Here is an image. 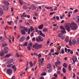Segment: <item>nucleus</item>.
<instances>
[{
    "label": "nucleus",
    "instance_id": "1",
    "mask_svg": "<svg viewBox=\"0 0 79 79\" xmlns=\"http://www.w3.org/2000/svg\"><path fill=\"white\" fill-rule=\"evenodd\" d=\"M70 26L72 30H76L77 27V25L74 22L71 23L70 24Z\"/></svg>",
    "mask_w": 79,
    "mask_h": 79
},
{
    "label": "nucleus",
    "instance_id": "2",
    "mask_svg": "<svg viewBox=\"0 0 79 79\" xmlns=\"http://www.w3.org/2000/svg\"><path fill=\"white\" fill-rule=\"evenodd\" d=\"M43 47V46L42 45V44H39L37 43H36L35 45H34L33 46V48H35L36 50H39V48H41Z\"/></svg>",
    "mask_w": 79,
    "mask_h": 79
},
{
    "label": "nucleus",
    "instance_id": "3",
    "mask_svg": "<svg viewBox=\"0 0 79 79\" xmlns=\"http://www.w3.org/2000/svg\"><path fill=\"white\" fill-rule=\"evenodd\" d=\"M76 40H70L69 41V45H72V44L73 45H76Z\"/></svg>",
    "mask_w": 79,
    "mask_h": 79
},
{
    "label": "nucleus",
    "instance_id": "4",
    "mask_svg": "<svg viewBox=\"0 0 79 79\" xmlns=\"http://www.w3.org/2000/svg\"><path fill=\"white\" fill-rule=\"evenodd\" d=\"M44 40V39L42 37L39 36H38V38H36V41L38 42H42Z\"/></svg>",
    "mask_w": 79,
    "mask_h": 79
},
{
    "label": "nucleus",
    "instance_id": "5",
    "mask_svg": "<svg viewBox=\"0 0 79 79\" xmlns=\"http://www.w3.org/2000/svg\"><path fill=\"white\" fill-rule=\"evenodd\" d=\"M7 73L9 75H11L13 73V70L11 69H9L7 70Z\"/></svg>",
    "mask_w": 79,
    "mask_h": 79
},
{
    "label": "nucleus",
    "instance_id": "6",
    "mask_svg": "<svg viewBox=\"0 0 79 79\" xmlns=\"http://www.w3.org/2000/svg\"><path fill=\"white\" fill-rule=\"evenodd\" d=\"M27 8L29 9V10H35L37 9V7L35 6H33L28 7Z\"/></svg>",
    "mask_w": 79,
    "mask_h": 79
},
{
    "label": "nucleus",
    "instance_id": "7",
    "mask_svg": "<svg viewBox=\"0 0 79 79\" xmlns=\"http://www.w3.org/2000/svg\"><path fill=\"white\" fill-rule=\"evenodd\" d=\"M65 27L66 29V30L68 32H69L70 31H71V29L70 28V27H69V25L67 24L65 25Z\"/></svg>",
    "mask_w": 79,
    "mask_h": 79
},
{
    "label": "nucleus",
    "instance_id": "8",
    "mask_svg": "<svg viewBox=\"0 0 79 79\" xmlns=\"http://www.w3.org/2000/svg\"><path fill=\"white\" fill-rule=\"evenodd\" d=\"M8 50H9V48L8 47H5L4 48V50H3V52L5 53H7L8 52Z\"/></svg>",
    "mask_w": 79,
    "mask_h": 79
},
{
    "label": "nucleus",
    "instance_id": "9",
    "mask_svg": "<svg viewBox=\"0 0 79 79\" xmlns=\"http://www.w3.org/2000/svg\"><path fill=\"white\" fill-rule=\"evenodd\" d=\"M74 20L77 23H78L79 25V16H77L75 17L74 18Z\"/></svg>",
    "mask_w": 79,
    "mask_h": 79
},
{
    "label": "nucleus",
    "instance_id": "10",
    "mask_svg": "<svg viewBox=\"0 0 79 79\" xmlns=\"http://www.w3.org/2000/svg\"><path fill=\"white\" fill-rule=\"evenodd\" d=\"M61 64V62L59 60H57V61L55 62V65L56 66H58V65Z\"/></svg>",
    "mask_w": 79,
    "mask_h": 79
},
{
    "label": "nucleus",
    "instance_id": "11",
    "mask_svg": "<svg viewBox=\"0 0 79 79\" xmlns=\"http://www.w3.org/2000/svg\"><path fill=\"white\" fill-rule=\"evenodd\" d=\"M39 32L40 33V35H41V36L43 37H45V35L44 34L42 33V31L40 30Z\"/></svg>",
    "mask_w": 79,
    "mask_h": 79
},
{
    "label": "nucleus",
    "instance_id": "12",
    "mask_svg": "<svg viewBox=\"0 0 79 79\" xmlns=\"http://www.w3.org/2000/svg\"><path fill=\"white\" fill-rule=\"evenodd\" d=\"M3 8L4 10H8V6H3Z\"/></svg>",
    "mask_w": 79,
    "mask_h": 79
},
{
    "label": "nucleus",
    "instance_id": "13",
    "mask_svg": "<svg viewBox=\"0 0 79 79\" xmlns=\"http://www.w3.org/2000/svg\"><path fill=\"white\" fill-rule=\"evenodd\" d=\"M4 53L3 50H2V52H0V56H3L5 55Z\"/></svg>",
    "mask_w": 79,
    "mask_h": 79
},
{
    "label": "nucleus",
    "instance_id": "14",
    "mask_svg": "<svg viewBox=\"0 0 79 79\" xmlns=\"http://www.w3.org/2000/svg\"><path fill=\"white\" fill-rule=\"evenodd\" d=\"M19 40L20 42H23L25 40V38L24 37L22 36L20 38Z\"/></svg>",
    "mask_w": 79,
    "mask_h": 79
},
{
    "label": "nucleus",
    "instance_id": "15",
    "mask_svg": "<svg viewBox=\"0 0 79 79\" xmlns=\"http://www.w3.org/2000/svg\"><path fill=\"white\" fill-rule=\"evenodd\" d=\"M2 10V9L0 8V16H2L3 15V12Z\"/></svg>",
    "mask_w": 79,
    "mask_h": 79
},
{
    "label": "nucleus",
    "instance_id": "16",
    "mask_svg": "<svg viewBox=\"0 0 79 79\" xmlns=\"http://www.w3.org/2000/svg\"><path fill=\"white\" fill-rule=\"evenodd\" d=\"M44 27V24H42L38 26V28L40 29H42Z\"/></svg>",
    "mask_w": 79,
    "mask_h": 79
},
{
    "label": "nucleus",
    "instance_id": "17",
    "mask_svg": "<svg viewBox=\"0 0 79 79\" xmlns=\"http://www.w3.org/2000/svg\"><path fill=\"white\" fill-rule=\"evenodd\" d=\"M21 32L22 35H25L26 34V32L24 30L22 29L21 30Z\"/></svg>",
    "mask_w": 79,
    "mask_h": 79
},
{
    "label": "nucleus",
    "instance_id": "18",
    "mask_svg": "<svg viewBox=\"0 0 79 79\" xmlns=\"http://www.w3.org/2000/svg\"><path fill=\"white\" fill-rule=\"evenodd\" d=\"M3 3L5 5H10V3L9 2H8L6 1H4Z\"/></svg>",
    "mask_w": 79,
    "mask_h": 79
},
{
    "label": "nucleus",
    "instance_id": "19",
    "mask_svg": "<svg viewBox=\"0 0 79 79\" xmlns=\"http://www.w3.org/2000/svg\"><path fill=\"white\" fill-rule=\"evenodd\" d=\"M40 63L39 64V68H40V67H41V65H40V64H41L42 65H43V64H44V62L42 61H41L40 62Z\"/></svg>",
    "mask_w": 79,
    "mask_h": 79
},
{
    "label": "nucleus",
    "instance_id": "20",
    "mask_svg": "<svg viewBox=\"0 0 79 79\" xmlns=\"http://www.w3.org/2000/svg\"><path fill=\"white\" fill-rule=\"evenodd\" d=\"M12 62H13V59H11L7 61V63L9 64H10V63H11Z\"/></svg>",
    "mask_w": 79,
    "mask_h": 79
},
{
    "label": "nucleus",
    "instance_id": "21",
    "mask_svg": "<svg viewBox=\"0 0 79 79\" xmlns=\"http://www.w3.org/2000/svg\"><path fill=\"white\" fill-rule=\"evenodd\" d=\"M62 36H63V34L62 33H61L59 34L58 35V37H59V38H60V37H61Z\"/></svg>",
    "mask_w": 79,
    "mask_h": 79
},
{
    "label": "nucleus",
    "instance_id": "22",
    "mask_svg": "<svg viewBox=\"0 0 79 79\" xmlns=\"http://www.w3.org/2000/svg\"><path fill=\"white\" fill-rule=\"evenodd\" d=\"M11 54H7L5 56V58H9V57H10V56H11Z\"/></svg>",
    "mask_w": 79,
    "mask_h": 79
},
{
    "label": "nucleus",
    "instance_id": "23",
    "mask_svg": "<svg viewBox=\"0 0 79 79\" xmlns=\"http://www.w3.org/2000/svg\"><path fill=\"white\" fill-rule=\"evenodd\" d=\"M69 71H71L72 70L71 69V65L70 64H69Z\"/></svg>",
    "mask_w": 79,
    "mask_h": 79
},
{
    "label": "nucleus",
    "instance_id": "24",
    "mask_svg": "<svg viewBox=\"0 0 79 79\" xmlns=\"http://www.w3.org/2000/svg\"><path fill=\"white\" fill-rule=\"evenodd\" d=\"M13 64H8L7 66L8 68H11V67H13Z\"/></svg>",
    "mask_w": 79,
    "mask_h": 79
},
{
    "label": "nucleus",
    "instance_id": "25",
    "mask_svg": "<svg viewBox=\"0 0 79 79\" xmlns=\"http://www.w3.org/2000/svg\"><path fill=\"white\" fill-rule=\"evenodd\" d=\"M60 53L61 54H62V55H63V54L64 53V49H63L61 50V51H60Z\"/></svg>",
    "mask_w": 79,
    "mask_h": 79
},
{
    "label": "nucleus",
    "instance_id": "26",
    "mask_svg": "<svg viewBox=\"0 0 79 79\" xmlns=\"http://www.w3.org/2000/svg\"><path fill=\"white\" fill-rule=\"evenodd\" d=\"M63 66L64 68H66L67 67H68V64H67L66 63H64L63 64Z\"/></svg>",
    "mask_w": 79,
    "mask_h": 79
},
{
    "label": "nucleus",
    "instance_id": "27",
    "mask_svg": "<svg viewBox=\"0 0 79 79\" xmlns=\"http://www.w3.org/2000/svg\"><path fill=\"white\" fill-rule=\"evenodd\" d=\"M23 29L24 31H26V32H28V28H27V27H23Z\"/></svg>",
    "mask_w": 79,
    "mask_h": 79
},
{
    "label": "nucleus",
    "instance_id": "28",
    "mask_svg": "<svg viewBox=\"0 0 79 79\" xmlns=\"http://www.w3.org/2000/svg\"><path fill=\"white\" fill-rule=\"evenodd\" d=\"M43 31L44 32H47L48 31V29L47 28H43Z\"/></svg>",
    "mask_w": 79,
    "mask_h": 79
},
{
    "label": "nucleus",
    "instance_id": "29",
    "mask_svg": "<svg viewBox=\"0 0 79 79\" xmlns=\"http://www.w3.org/2000/svg\"><path fill=\"white\" fill-rule=\"evenodd\" d=\"M60 29H63V30H66V29H65V28H64V27L63 26H60Z\"/></svg>",
    "mask_w": 79,
    "mask_h": 79
},
{
    "label": "nucleus",
    "instance_id": "30",
    "mask_svg": "<svg viewBox=\"0 0 79 79\" xmlns=\"http://www.w3.org/2000/svg\"><path fill=\"white\" fill-rule=\"evenodd\" d=\"M47 68L48 69V68H51V64H48L47 65Z\"/></svg>",
    "mask_w": 79,
    "mask_h": 79
},
{
    "label": "nucleus",
    "instance_id": "31",
    "mask_svg": "<svg viewBox=\"0 0 79 79\" xmlns=\"http://www.w3.org/2000/svg\"><path fill=\"white\" fill-rule=\"evenodd\" d=\"M69 40L68 37H66L65 39V42H69Z\"/></svg>",
    "mask_w": 79,
    "mask_h": 79
},
{
    "label": "nucleus",
    "instance_id": "32",
    "mask_svg": "<svg viewBox=\"0 0 79 79\" xmlns=\"http://www.w3.org/2000/svg\"><path fill=\"white\" fill-rule=\"evenodd\" d=\"M53 71V69L51 68L49 69L48 71V73H52Z\"/></svg>",
    "mask_w": 79,
    "mask_h": 79
},
{
    "label": "nucleus",
    "instance_id": "33",
    "mask_svg": "<svg viewBox=\"0 0 79 79\" xmlns=\"http://www.w3.org/2000/svg\"><path fill=\"white\" fill-rule=\"evenodd\" d=\"M23 8L24 10H27V6L25 5L23 6Z\"/></svg>",
    "mask_w": 79,
    "mask_h": 79
},
{
    "label": "nucleus",
    "instance_id": "34",
    "mask_svg": "<svg viewBox=\"0 0 79 79\" xmlns=\"http://www.w3.org/2000/svg\"><path fill=\"white\" fill-rule=\"evenodd\" d=\"M54 76L56 78H57V77H58V74H57V73H54Z\"/></svg>",
    "mask_w": 79,
    "mask_h": 79
},
{
    "label": "nucleus",
    "instance_id": "35",
    "mask_svg": "<svg viewBox=\"0 0 79 79\" xmlns=\"http://www.w3.org/2000/svg\"><path fill=\"white\" fill-rule=\"evenodd\" d=\"M63 71L64 73H66V69H65V68H63Z\"/></svg>",
    "mask_w": 79,
    "mask_h": 79
},
{
    "label": "nucleus",
    "instance_id": "36",
    "mask_svg": "<svg viewBox=\"0 0 79 79\" xmlns=\"http://www.w3.org/2000/svg\"><path fill=\"white\" fill-rule=\"evenodd\" d=\"M27 42H26L23 45V47H27Z\"/></svg>",
    "mask_w": 79,
    "mask_h": 79
},
{
    "label": "nucleus",
    "instance_id": "37",
    "mask_svg": "<svg viewBox=\"0 0 79 79\" xmlns=\"http://www.w3.org/2000/svg\"><path fill=\"white\" fill-rule=\"evenodd\" d=\"M56 67H57V69L58 70H61V67L59 66H57Z\"/></svg>",
    "mask_w": 79,
    "mask_h": 79
},
{
    "label": "nucleus",
    "instance_id": "38",
    "mask_svg": "<svg viewBox=\"0 0 79 79\" xmlns=\"http://www.w3.org/2000/svg\"><path fill=\"white\" fill-rule=\"evenodd\" d=\"M53 7H47V10H50V9H53Z\"/></svg>",
    "mask_w": 79,
    "mask_h": 79
},
{
    "label": "nucleus",
    "instance_id": "39",
    "mask_svg": "<svg viewBox=\"0 0 79 79\" xmlns=\"http://www.w3.org/2000/svg\"><path fill=\"white\" fill-rule=\"evenodd\" d=\"M73 59H74L75 61H76V62H77L78 61L77 59V57H74Z\"/></svg>",
    "mask_w": 79,
    "mask_h": 79
},
{
    "label": "nucleus",
    "instance_id": "40",
    "mask_svg": "<svg viewBox=\"0 0 79 79\" xmlns=\"http://www.w3.org/2000/svg\"><path fill=\"white\" fill-rule=\"evenodd\" d=\"M29 22L30 23H31V24H33L34 23L33 21L31 20H29Z\"/></svg>",
    "mask_w": 79,
    "mask_h": 79
},
{
    "label": "nucleus",
    "instance_id": "41",
    "mask_svg": "<svg viewBox=\"0 0 79 79\" xmlns=\"http://www.w3.org/2000/svg\"><path fill=\"white\" fill-rule=\"evenodd\" d=\"M7 45H8V44H5L2 45V47H5L6 46H7Z\"/></svg>",
    "mask_w": 79,
    "mask_h": 79
},
{
    "label": "nucleus",
    "instance_id": "42",
    "mask_svg": "<svg viewBox=\"0 0 79 79\" xmlns=\"http://www.w3.org/2000/svg\"><path fill=\"white\" fill-rule=\"evenodd\" d=\"M23 2L22 0H19V2L21 5H23V3L22 2Z\"/></svg>",
    "mask_w": 79,
    "mask_h": 79
},
{
    "label": "nucleus",
    "instance_id": "43",
    "mask_svg": "<svg viewBox=\"0 0 79 79\" xmlns=\"http://www.w3.org/2000/svg\"><path fill=\"white\" fill-rule=\"evenodd\" d=\"M30 28L31 32H32L33 31H34V29L33 28V27L32 26Z\"/></svg>",
    "mask_w": 79,
    "mask_h": 79
},
{
    "label": "nucleus",
    "instance_id": "44",
    "mask_svg": "<svg viewBox=\"0 0 79 79\" xmlns=\"http://www.w3.org/2000/svg\"><path fill=\"white\" fill-rule=\"evenodd\" d=\"M60 50H59V49H58V51L57 52H55V54H56V55H59V51H60Z\"/></svg>",
    "mask_w": 79,
    "mask_h": 79
},
{
    "label": "nucleus",
    "instance_id": "45",
    "mask_svg": "<svg viewBox=\"0 0 79 79\" xmlns=\"http://www.w3.org/2000/svg\"><path fill=\"white\" fill-rule=\"evenodd\" d=\"M27 48L28 49V50H31V46H29L27 47Z\"/></svg>",
    "mask_w": 79,
    "mask_h": 79
},
{
    "label": "nucleus",
    "instance_id": "46",
    "mask_svg": "<svg viewBox=\"0 0 79 79\" xmlns=\"http://www.w3.org/2000/svg\"><path fill=\"white\" fill-rule=\"evenodd\" d=\"M58 74H61V72L60 71L58 70V71L56 72Z\"/></svg>",
    "mask_w": 79,
    "mask_h": 79
},
{
    "label": "nucleus",
    "instance_id": "47",
    "mask_svg": "<svg viewBox=\"0 0 79 79\" xmlns=\"http://www.w3.org/2000/svg\"><path fill=\"white\" fill-rule=\"evenodd\" d=\"M33 45V44L32 43H30L29 44V46L30 47H32V45Z\"/></svg>",
    "mask_w": 79,
    "mask_h": 79
},
{
    "label": "nucleus",
    "instance_id": "48",
    "mask_svg": "<svg viewBox=\"0 0 79 79\" xmlns=\"http://www.w3.org/2000/svg\"><path fill=\"white\" fill-rule=\"evenodd\" d=\"M31 32V28H28V34H29Z\"/></svg>",
    "mask_w": 79,
    "mask_h": 79
},
{
    "label": "nucleus",
    "instance_id": "49",
    "mask_svg": "<svg viewBox=\"0 0 79 79\" xmlns=\"http://www.w3.org/2000/svg\"><path fill=\"white\" fill-rule=\"evenodd\" d=\"M72 60L73 61V63H75V60H74V57H73L71 58Z\"/></svg>",
    "mask_w": 79,
    "mask_h": 79
},
{
    "label": "nucleus",
    "instance_id": "50",
    "mask_svg": "<svg viewBox=\"0 0 79 79\" xmlns=\"http://www.w3.org/2000/svg\"><path fill=\"white\" fill-rule=\"evenodd\" d=\"M34 15H35L36 16H38L39 15H38V13L36 12H35L34 14Z\"/></svg>",
    "mask_w": 79,
    "mask_h": 79
},
{
    "label": "nucleus",
    "instance_id": "51",
    "mask_svg": "<svg viewBox=\"0 0 79 79\" xmlns=\"http://www.w3.org/2000/svg\"><path fill=\"white\" fill-rule=\"evenodd\" d=\"M55 12H51L50 13V15H52L53 14H55Z\"/></svg>",
    "mask_w": 79,
    "mask_h": 79
},
{
    "label": "nucleus",
    "instance_id": "52",
    "mask_svg": "<svg viewBox=\"0 0 79 79\" xmlns=\"http://www.w3.org/2000/svg\"><path fill=\"white\" fill-rule=\"evenodd\" d=\"M46 74L45 73H42L41 75L42 76H45L46 75Z\"/></svg>",
    "mask_w": 79,
    "mask_h": 79
},
{
    "label": "nucleus",
    "instance_id": "53",
    "mask_svg": "<svg viewBox=\"0 0 79 79\" xmlns=\"http://www.w3.org/2000/svg\"><path fill=\"white\" fill-rule=\"evenodd\" d=\"M38 56L39 58H41L42 57V55H41V54H40L38 55Z\"/></svg>",
    "mask_w": 79,
    "mask_h": 79
},
{
    "label": "nucleus",
    "instance_id": "54",
    "mask_svg": "<svg viewBox=\"0 0 79 79\" xmlns=\"http://www.w3.org/2000/svg\"><path fill=\"white\" fill-rule=\"evenodd\" d=\"M32 41H33V42H35V37L33 38L32 39Z\"/></svg>",
    "mask_w": 79,
    "mask_h": 79
},
{
    "label": "nucleus",
    "instance_id": "55",
    "mask_svg": "<svg viewBox=\"0 0 79 79\" xmlns=\"http://www.w3.org/2000/svg\"><path fill=\"white\" fill-rule=\"evenodd\" d=\"M73 11H74L73 13H76V12H77V11H78V10H77V9H76Z\"/></svg>",
    "mask_w": 79,
    "mask_h": 79
},
{
    "label": "nucleus",
    "instance_id": "56",
    "mask_svg": "<svg viewBox=\"0 0 79 79\" xmlns=\"http://www.w3.org/2000/svg\"><path fill=\"white\" fill-rule=\"evenodd\" d=\"M16 55H17V57H18V58L19 57V54L16 53Z\"/></svg>",
    "mask_w": 79,
    "mask_h": 79
},
{
    "label": "nucleus",
    "instance_id": "57",
    "mask_svg": "<svg viewBox=\"0 0 79 79\" xmlns=\"http://www.w3.org/2000/svg\"><path fill=\"white\" fill-rule=\"evenodd\" d=\"M31 37H32L34 36V33L33 32H32L31 34Z\"/></svg>",
    "mask_w": 79,
    "mask_h": 79
},
{
    "label": "nucleus",
    "instance_id": "58",
    "mask_svg": "<svg viewBox=\"0 0 79 79\" xmlns=\"http://www.w3.org/2000/svg\"><path fill=\"white\" fill-rule=\"evenodd\" d=\"M35 66V64L34 65L33 64H32L31 65H30V67H32V66Z\"/></svg>",
    "mask_w": 79,
    "mask_h": 79
},
{
    "label": "nucleus",
    "instance_id": "59",
    "mask_svg": "<svg viewBox=\"0 0 79 79\" xmlns=\"http://www.w3.org/2000/svg\"><path fill=\"white\" fill-rule=\"evenodd\" d=\"M30 39V37L29 36H27V40H29V39Z\"/></svg>",
    "mask_w": 79,
    "mask_h": 79
},
{
    "label": "nucleus",
    "instance_id": "60",
    "mask_svg": "<svg viewBox=\"0 0 79 79\" xmlns=\"http://www.w3.org/2000/svg\"><path fill=\"white\" fill-rule=\"evenodd\" d=\"M61 31L62 32H63L65 34H66V32L64 30H62Z\"/></svg>",
    "mask_w": 79,
    "mask_h": 79
},
{
    "label": "nucleus",
    "instance_id": "61",
    "mask_svg": "<svg viewBox=\"0 0 79 79\" xmlns=\"http://www.w3.org/2000/svg\"><path fill=\"white\" fill-rule=\"evenodd\" d=\"M61 31L62 32H63L65 34H66V32L64 30H62Z\"/></svg>",
    "mask_w": 79,
    "mask_h": 79
},
{
    "label": "nucleus",
    "instance_id": "62",
    "mask_svg": "<svg viewBox=\"0 0 79 79\" xmlns=\"http://www.w3.org/2000/svg\"><path fill=\"white\" fill-rule=\"evenodd\" d=\"M73 78H74V77H75V73H73Z\"/></svg>",
    "mask_w": 79,
    "mask_h": 79
},
{
    "label": "nucleus",
    "instance_id": "63",
    "mask_svg": "<svg viewBox=\"0 0 79 79\" xmlns=\"http://www.w3.org/2000/svg\"><path fill=\"white\" fill-rule=\"evenodd\" d=\"M7 23L9 25H11V22H10L8 21V22H7Z\"/></svg>",
    "mask_w": 79,
    "mask_h": 79
},
{
    "label": "nucleus",
    "instance_id": "64",
    "mask_svg": "<svg viewBox=\"0 0 79 79\" xmlns=\"http://www.w3.org/2000/svg\"><path fill=\"white\" fill-rule=\"evenodd\" d=\"M15 77L14 76H13L11 78V79H15Z\"/></svg>",
    "mask_w": 79,
    "mask_h": 79
}]
</instances>
